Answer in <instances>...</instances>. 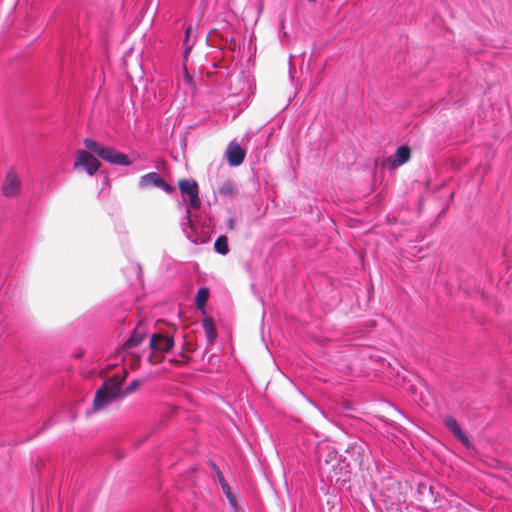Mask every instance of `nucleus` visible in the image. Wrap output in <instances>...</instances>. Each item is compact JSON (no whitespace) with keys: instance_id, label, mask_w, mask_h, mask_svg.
<instances>
[{"instance_id":"nucleus-5","label":"nucleus","mask_w":512,"mask_h":512,"mask_svg":"<svg viewBox=\"0 0 512 512\" xmlns=\"http://www.w3.org/2000/svg\"><path fill=\"white\" fill-rule=\"evenodd\" d=\"M138 186L142 189L149 186L158 187L169 194L175 191V188L165 182V180L156 172H150L143 175L138 182Z\"/></svg>"},{"instance_id":"nucleus-17","label":"nucleus","mask_w":512,"mask_h":512,"mask_svg":"<svg viewBox=\"0 0 512 512\" xmlns=\"http://www.w3.org/2000/svg\"><path fill=\"white\" fill-rule=\"evenodd\" d=\"M209 290L208 288H200L196 296V304L198 308H203L208 300Z\"/></svg>"},{"instance_id":"nucleus-26","label":"nucleus","mask_w":512,"mask_h":512,"mask_svg":"<svg viewBox=\"0 0 512 512\" xmlns=\"http://www.w3.org/2000/svg\"><path fill=\"white\" fill-rule=\"evenodd\" d=\"M459 505H460V503L457 501V502L455 503V507H457V508H458V506H459Z\"/></svg>"},{"instance_id":"nucleus-14","label":"nucleus","mask_w":512,"mask_h":512,"mask_svg":"<svg viewBox=\"0 0 512 512\" xmlns=\"http://www.w3.org/2000/svg\"><path fill=\"white\" fill-rule=\"evenodd\" d=\"M212 467H213V469L215 470V473H216L217 478H218V480H219V483H220V485H221V487H222V490H223V492L225 493V495L227 496V498H228V500H229L230 504H231L232 506H236V500H235V498H234V496H233V494H232L231 488H230L229 484L226 482V480H225V478H224V476H223L222 472H221V471L219 470V468H218L215 464H213V463H212Z\"/></svg>"},{"instance_id":"nucleus-22","label":"nucleus","mask_w":512,"mask_h":512,"mask_svg":"<svg viewBox=\"0 0 512 512\" xmlns=\"http://www.w3.org/2000/svg\"><path fill=\"white\" fill-rule=\"evenodd\" d=\"M128 347V340H126L123 344H122V352L121 353H125L126 349Z\"/></svg>"},{"instance_id":"nucleus-18","label":"nucleus","mask_w":512,"mask_h":512,"mask_svg":"<svg viewBox=\"0 0 512 512\" xmlns=\"http://www.w3.org/2000/svg\"><path fill=\"white\" fill-rule=\"evenodd\" d=\"M84 145L87 150H90L94 153H96L100 157V150L104 149L105 146L100 145L97 141L87 138L84 140Z\"/></svg>"},{"instance_id":"nucleus-9","label":"nucleus","mask_w":512,"mask_h":512,"mask_svg":"<svg viewBox=\"0 0 512 512\" xmlns=\"http://www.w3.org/2000/svg\"><path fill=\"white\" fill-rule=\"evenodd\" d=\"M411 158V148L407 145L398 147L395 153L387 158L390 168L394 169L407 163Z\"/></svg>"},{"instance_id":"nucleus-1","label":"nucleus","mask_w":512,"mask_h":512,"mask_svg":"<svg viewBox=\"0 0 512 512\" xmlns=\"http://www.w3.org/2000/svg\"><path fill=\"white\" fill-rule=\"evenodd\" d=\"M127 373L126 368L123 367L120 373L114 374L103 382L95 392L92 412H99L114 401L124 398L125 392L123 390V385L125 383Z\"/></svg>"},{"instance_id":"nucleus-15","label":"nucleus","mask_w":512,"mask_h":512,"mask_svg":"<svg viewBox=\"0 0 512 512\" xmlns=\"http://www.w3.org/2000/svg\"><path fill=\"white\" fill-rule=\"evenodd\" d=\"M203 329L205 331L209 344H212L217 337V332L214 326L213 319L208 317L203 320Z\"/></svg>"},{"instance_id":"nucleus-8","label":"nucleus","mask_w":512,"mask_h":512,"mask_svg":"<svg viewBox=\"0 0 512 512\" xmlns=\"http://www.w3.org/2000/svg\"><path fill=\"white\" fill-rule=\"evenodd\" d=\"M225 155L230 166H239L245 159L246 151L239 143L232 141L228 144Z\"/></svg>"},{"instance_id":"nucleus-6","label":"nucleus","mask_w":512,"mask_h":512,"mask_svg":"<svg viewBox=\"0 0 512 512\" xmlns=\"http://www.w3.org/2000/svg\"><path fill=\"white\" fill-rule=\"evenodd\" d=\"M21 188V180L15 171H8L2 184V193L4 196L16 197Z\"/></svg>"},{"instance_id":"nucleus-2","label":"nucleus","mask_w":512,"mask_h":512,"mask_svg":"<svg viewBox=\"0 0 512 512\" xmlns=\"http://www.w3.org/2000/svg\"><path fill=\"white\" fill-rule=\"evenodd\" d=\"M148 345L152 350V353L149 355V360L151 363L155 364L162 361V356L157 354L168 352L174 345V339L173 337L161 333H155L151 336Z\"/></svg>"},{"instance_id":"nucleus-3","label":"nucleus","mask_w":512,"mask_h":512,"mask_svg":"<svg viewBox=\"0 0 512 512\" xmlns=\"http://www.w3.org/2000/svg\"><path fill=\"white\" fill-rule=\"evenodd\" d=\"M100 165L101 164L99 160L90 154L87 150L79 151L74 162L75 169L83 168L89 175L95 174L98 171Z\"/></svg>"},{"instance_id":"nucleus-25","label":"nucleus","mask_w":512,"mask_h":512,"mask_svg":"<svg viewBox=\"0 0 512 512\" xmlns=\"http://www.w3.org/2000/svg\"><path fill=\"white\" fill-rule=\"evenodd\" d=\"M190 51V47L185 50V55Z\"/></svg>"},{"instance_id":"nucleus-11","label":"nucleus","mask_w":512,"mask_h":512,"mask_svg":"<svg viewBox=\"0 0 512 512\" xmlns=\"http://www.w3.org/2000/svg\"><path fill=\"white\" fill-rule=\"evenodd\" d=\"M444 424L451 431V433L466 447H469L471 445L470 440L466 436V434L462 431L461 427L459 426L457 420L451 416L447 415L444 418Z\"/></svg>"},{"instance_id":"nucleus-21","label":"nucleus","mask_w":512,"mask_h":512,"mask_svg":"<svg viewBox=\"0 0 512 512\" xmlns=\"http://www.w3.org/2000/svg\"><path fill=\"white\" fill-rule=\"evenodd\" d=\"M191 31H192V27L189 26L187 29H186V32H185V41L188 40V38L190 37L191 35Z\"/></svg>"},{"instance_id":"nucleus-23","label":"nucleus","mask_w":512,"mask_h":512,"mask_svg":"<svg viewBox=\"0 0 512 512\" xmlns=\"http://www.w3.org/2000/svg\"><path fill=\"white\" fill-rule=\"evenodd\" d=\"M420 384L423 386V388L427 389L426 383L421 381Z\"/></svg>"},{"instance_id":"nucleus-16","label":"nucleus","mask_w":512,"mask_h":512,"mask_svg":"<svg viewBox=\"0 0 512 512\" xmlns=\"http://www.w3.org/2000/svg\"><path fill=\"white\" fill-rule=\"evenodd\" d=\"M215 250L225 255L229 252L228 239L226 236H219L214 243Z\"/></svg>"},{"instance_id":"nucleus-12","label":"nucleus","mask_w":512,"mask_h":512,"mask_svg":"<svg viewBox=\"0 0 512 512\" xmlns=\"http://www.w3.org/2000/svg\"><path fill=\"white\" fill-rule=\"evenodd\" d=\"M217 192L224 198H235L239 195L237 183L233 180L223 181L217 188Z\"/></svg>"},{"instance_id":"nucleus-24","label":"nucleus","mask_w":512,"mask_h":512,"mask_svg":"<svg viewBox=\"0 0 512 512\" xmlns=\"http://www.w3.org/2000/svg\"><path fill=\"white\" fill-rule=\"evenodd\" d=\"M421 401L424 402L425 405H428V402L426 400H424L423 398H421Z\"/></svg>"},{"instance_id":"nucleus-19","label":"nucleus","mask_w":512,"mask_h":512,"mask_svg":"<svg viewBox=\"0 0 512 512\" xmlns=\"http://www.w3.org/2000/svg\"><path fill=\"white\" fill-rule=\"evenodd\" d=\"M143 383V379H136L130 382V393L137 391Z\"/></svg>"},{"instance_id":"nucleus-13","label":"nucleus","mask_w":512,"mask_h":512,"mask_svg":"<svg viewBox=\"0 0 512 512\" xmlns=\"http://www.w3.org/2000/svg\"><path fill=\"white\" fill-rule=\"evenodd\" d=\"M417 500L424 504H436V499L433 493V487L425 483H420L417 488Z\"/></svg>"},{"instance_id":"nucleus-4","label":"nucleus","mask_w":512,"mask_h":512,"mask_svg":"<svg viewBox=\"0 0 512 512\" xmlns=\"http://www.w3.org/2000/svg\"><path fill=\"white\" fill-rule=\"evenodd\" d=\"M178 187L182 194H187L189 196V203L193 209H199L201 207L199 189L196 181L180 179L178 182Z\"/></svg>"},{"instance_id":"nucleus-7","label":"nucleus","mask_w":512,"mask_h":512,"mask_svg":"<svg viewBox=\"0 0 512 512\" xmlns=\"http://www.w3.org/2000/svg\"><path fill=\"white\" fill-rule=\"evenodd\" d=\"M147 329L144 325L143 321H140L137 327L134 329L132 335H130V369L135 367L132 357H135L137 360L140 358V354L131 351L132 348L138 346L146 337Z\"/></svg>"},{"instance_id":"nucleus-10","label":"nucleus","mask_w":512,"mask_h":512,"mask_svg":"<svg viewBox=\"0 0 512 512\" xmlns=\"http://www.w3.org/2000/svg\"><path fill=\"white\" fill-rule=\"evenodd\" d=\"M99 152H100V158L109 163L118 164V165H127L128 164L127 155L115 150L112 147L105 146V148L101 149Z\"/></svg>"},{"instance_id":"nucleus-20","label":"nucleus","mask_w":512,"mask_h":512,"mask_svg":"<svg viewBox=\"0 0 512 512\" xmlns=\"http://www.w3.org/2000/svg\"><path fill=\"white\" fill-rule=\"evenodd\" d=\"M235 224L236 220L234 218H231L228 223L229 229L233 230L235 228Z\"/></svg>"}]
</instances>
